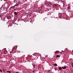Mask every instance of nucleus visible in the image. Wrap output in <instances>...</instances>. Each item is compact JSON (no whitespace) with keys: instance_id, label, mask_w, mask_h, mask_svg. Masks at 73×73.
Listing matches in <instances>:
<instances>
[{"instance_id":"nucleus-14","label":"nucleus","mask_w":73,"mask_h":73,"mask_svg":"<svg viewBox=\"0 0 73 73\" xmlns=\"http://www.w3.org/2000/svg\"><path fill=\"white\" fill-rule=\"evenodd\" d=\"M13 50H16V48H15V47H14L13 48Z\"/></svg>"},{"instance_id":"nucleus-15","label":"nucleus","mask_w":73,"mask_h":73,"mask_svg":"<svg viewBox=\"0 0 73 73\" xmlns=\"http://www.w3.org/2000/svg\"><path fill=\"white\" fill-rule=\"evenodd\" d=\"M7 72H9V73H11V72L9 71H7Z\"/></svg>"},{"instance_id":"nucleus-29","label":"nucleus","mask_w":73,"mask_h":73,"mask_svg":"<svg viewBox=\"0 0 73 73\" xmlns=\"http://www.w3.org/2000/svg\"><path fill=\"white\" fill-rule=\"evenodd\" d=\"M30 21L29 20V21Z\"/></svg>"},{"instance_id":"nucleus-3","label":"nucleus","mask_w":73,"mask_h":73,"mask_svg":"<svg viewBox=\"0 0 73 73\" xmlns=\"http://www.w3.org/2000/svg\"><path fill=\"white\" fill-rule=\"evenodd\" d=\"M53 7L54 8H57V5L56 4H54L53 5Z\"/></svg>"},{"instance_id":"nucleus-13","label":"nucleus","mask_w":73,"mask_h":73,"mask_svg":"<svg viewBox=\"0 0 73 73\" xmlns=\"http://www.w3.org/2000/svg\"><path fill=\"white\" fill-rule=\"evenodd\" d=\"M59 70H62V68H61V67L59 68Z\"/></svg>"},{"instance_id":"nucleus-12","label":"nucleus","mask_w":73,"mask_h":73,"mask_svg":"<svg viewBox=\"0 0 73 73\" xmlns=\"http://www.w3.org/2000/svg\"><path fill=\"white\" fill-rule=\"evenodd\" d=\"M33 66L34 68H35V66H36V65L35 64H33Z\"/></svg>"},{"instance_id":"nucleus-5","label":"nucleus","mask_w":73,"mask_h":73,"mask_svg":"<svg viewBox=\"0 0 73 73\" xmlns=\"http://www.w3.org/2000/svg\"><path fill=\"white\" fill-rule=\"evenodd\" d=\"M62 68L63 69H65L66 68V66H64V67H62Z\"/></svg>"},{"instance_id":"nucleus-11","label":"nucleus","mask_w":73,"mask_h":73,"mask_svg":"<svg viewBox=\"0 0 73 73\" xmlns=\"http://www.w3.org/2000/svg\"><path fill=\"white\" fill-rule=\"evenodd\" d=\"M60 56L58 55H56V57L57 58H58V57H60Z\"/></svg>"},{"instance_id":"nucleus-27","label":"nucleus","mask_w":73,"mask_h":73,"mask_svg":"<svg viewBox=\"0 0 73 73\" xmlns=\"http://www.w3.org/2000/svg\"><path fill=\"white\" fill-rule=\"evenodd\" d=\"M39 13H40V11H39Z\"/></svg>"},{"instance_id":"nucleus-17","label":"nucleus","mask_w":73,"mask_h":73,"mask_svg":"<svg viewBox=\"0 0 73 73\" xmlns=\"http://www.w3.org/2000/svg\"><path fill=\"white\" fill-rule=\"evenodd\" d=\"M3 71L4 73H5V70L4 69H3Z\"/></svg>"},{"instance_id":"nucleus-4","label":"nucleus","mask_w":73,"mask_h":73,"mask_svg":"<svg viewBox=\"0 0 73 73\" xmlns=\"http://www.w3.org/2000/svg\"><path fill=\"white\" fill-rule=\"evenodd\" d=\"M60 51H56L55 52H54V53H55V54H56V53H58Z\"/></svg>"},{"instance_id":"nucleus-32","label":"nucleus","mask_w":73,"mask_h":73,"mask_svg":"<svg viewBox=\"0 0 73 73\" xmlns=\"http://www.w3.org/2000/svg\"><path fill=\"white\" fill-rule=\"evenodd\" d=\"M0 11H1V10H0Z\"/></svg>"},{"instance_id":"nucleus-16","label":"nucleus","mask_w":73,"mask_h":73,"mask_svg":"<svg viewBox=\"0 0 73 73\" xmlns=\"http://www.w3.org/2000/svg\"><path fill=\"white\" fill-rule=\"evenodd\" d=\"M53 65H54V66H57V65L56 64H54Z\"/></svg>"},{"instance_id":"nucleus-9","label":"nucleus","mask_w":73,"mask_h":73,"mask_svg":"<svg viewBox=\"0 0 73 73\" xmlns=\"http://www.w3.org/2000/svg\"><path fill=\"white\" fill-rule=\"evenodd\" d=\"M68 9H70V6H69L68 7Z\"/></svg>"},{"instance_id":"nucleus-24","label":"nucleus","mask_w":73,"mask_h":73,"mask_svg":"<svg viewBox=\"0 0 73 73\" xmlns=\"http://www.w3.org/2000/svg\"><path fill=\"white\" fill-rule=\"evenodd\" d=\"M14 11H16V9H14L13 10Z\"/></svg>"},{"instance_id":"nucleus-7","label":"nucleus","mask_w":73,"mask_h":73,"mask_svg":"<svg viewBox=\"0 0 73 73\" xmlns=\"http://www.w3.org/2000/svg\"><path fill=\"white\" fill-rule=\"evenodd\" d=\"M45 58L44 57H43L41 58V60H42V61H44V60Z\"/></svg>"},{"instance_id":"nucleus-10","label":"nucleus","mask_w":73,"mask_h":73,"mask_svg":"<svg viewBox=\"0 0 73 73\" xmlns=\"http://www.w3.org/2000/svg\"><path fill=\"white\" fill-rule=\"evenodd\" d=\"M16 6H17V7H18L19 4H16V5H14V7H16Z\"/></svg>"},{"instance_id":"nucleus-20","label":"nucleus","mask_w":73,"mask_h":73,"mask_svg":"<svg viewBox=\"0 0 73 73\" xmlns=\"http://www.w3.org/2000/svg\"><path fill=\"white\" fill-rule=\"evenodd\" d=\"M0 17H2V15H0Z\"/></svg>"},{"instance_id":"nucleus-6","label":"nucleus","mask_w":73,"mask_h":73,"mask_svg":"<svg viewBox=\"0 0 73 73\" xmlns=\"http://www.w3.org/2000/svg\"><path fill=\"white\" fill-rule=\"evenodd\" d=\"M46 60H49V58L48 57V56H46Z\"/></svg>"},{"instance_id":"nucleus-1","label":"nucleus","mask_w":73,"mask_h":73,"mask_svg":"<svg viewBox=\"0 0 73 73\" xmlns=\"http://www.w3.org/2000/svg\"><path fill=\"white\" fill-rule=\"evenodd\" d=\"M52 6V3L50 2H48L47 3V6L48 7H50Z\"/></svg>"},{"instance_id":"nucleus-30","label":"nucleus","mask_w":73,"mask_h":73,"mask_svg":"<svg viewBox=\"0 0 73 73\" xmlns=\"http://www.w3.org/2000/svg\"><path fill=\"white\" fill-rule=\"evenodd\" d=\"M1 0V1H2V0Z\"/></svg>"},{"instance_id":"nucleus-26","label":"nucleus","mask_w":73,"mask_h":73,"mask_svg":"<svg viewBox=\"0 0 73 73\" xmlns=\"http://www.w3.org/2000/svg\"><path fill=\"white\" fill-rule=\"evenodd\" d=\"M38 55L37 56V57H38Z\"/></svg>"},{"instance_id":"nucleus-25","label":"nucleus","mask_w":73,"mask_h":73,"mask_svg":"<svg viewBox=\"0 0 73 73\" xmlns=\"http://www.w3.org/2000/svg\"><path fill=\"white\" fill-rule=\"evenodd\" d=\"M47 11V10H45V12H46V11Z\"/></svg>"},{"instance_id":"nucleus-31","label":"nucleus","mask_w":73,"mask_h":73,"mask_svg":"<svg viewBox=\"0 0 73 73\" xmlns=\"http://www.w3.org/2000/svg\"><path fill=\"white\" fill-rule=\"evenodd\" d=\"M56 69H55V70H56Z\"/></svg>"},{"instance_id":"nucleus-2","label":"nucleus","mask_w":73,"mask_h":73,"mask_svg":"<svg viewBox=\"0 0 73 73\" xmlns=\"http://www.w3.org/2000/svg\"><path fill=\"white\" fill-rule=\"evenodd\" d=\"M62 14L61 13H60L58 14V16H59L60 18V19H61V17H62Z\"/></svg>"},{"instance_id":"nucleus-28","label":"nucleus","mask_w":73,"mask_h":73,"mask_svg":"<svg viewBox=\"0 0 73 73\" xmlns=\"http://www.w3.org/2000/svg\"><path fill=\"white\" fill-rule=\"evenodd\" d=\"M72 72H73V71H72V70H71Z\"/></svg>"},{"instance_id":"nucleus-22","label":"nucleus","mask_w":73,"mask_h":73,"mask_svg":"<svg viewBox=\"0 0 73 73\" xmlns=\"http://www.w3.org/2000/svg\"><path fill=\"white\" fill-rule=\"evenodd\" d=\"M0 72H2V70H0Z\"/></svg>"},{"instance_id":"nucleus-23","label":"nucleus","mask_w":73,"mask_h":73,"mask_svg":"<svg viewBox=\"0 0 73 73\" xmlns=\"http://www.w3.org/2000/svg\"><path fill=\"white\" fill-rule=\"evenodd\" d=\"M33 73H35V71L33 70Z\"/></svg>"},{"instance_id":"nucleus-19","label":"nucleus","mask_w":73,"mask_h":73,"mask_svg":"<svg viewBox=\"0 0 73 73\" xmlns=\"http://www.w3.org/2000/svg\"><path fill=\"white\" fill-rule=\"evenodd\" d=\"M38 58V57H37V56H36V58H35V60H37Z\"/></svg>"},{"instance_id":"nucleus-8","label":"nucleus","mask_w":73,"mask_h":73,"mask_svg":"<svg viewBox=\"0 0 73 73\" xmlns=\"http://www.w3.org/2000/svg\"><path fill=\"white\" fill-rule=\"evenodd\" d=\"M14 14L15 16H17V13L15 11L14 12Z\"/></svg>"},{"instance_id":"nucleus-33","label":"nucleus","mask_w":73,"mask_h":73,"mask_svg":"<svg viewBox=\"0 0 73 73\" xmlns=\"http://www.w3.org/2000/svg\"><path fill=\"white\" fill-rule=\"evenodd\" d=\"M72 52H73V50L72 51Z\"/></svg>"},{"instance_id":"nucleus-21","label":"nucleus","mask_w":73,"mask_h":73,"mask_svg":"<svg viewBox=\"0 0 73 73\" xmlns=\"http://www.w3.org/2000/svg\"><path fill=\"white\" fill-rule=\"evenodd\" d=\"M50 70H49L48 71H47L48 72H50Z\"/></svg>"},{"instance_id":"nucleus-18","label":"nucleus","mask_w":73,"mask_h":73,"mask_svg":"<svg viewBox=\"0 0 73 73\" xmlns=\"http://www.w3.org/2000/svg\"><path fill=\"white\" fill-rule=\"evenodd\" d=\"M71 66H72V67H73V63H72Z\"/></svg>"}]
</instances>
